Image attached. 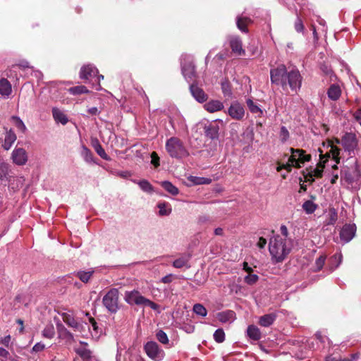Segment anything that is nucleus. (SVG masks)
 <instances>
[{
  "label": "nucleus",
  "mask_w": 361,
  "mask_h": 361,
  "mask_svg": "<svg viewBox=\"0 0 361 361\" xmlns=\"http://www.w3.org/2000/svg\"><path fill=\"white\" fill-rule=\"evenodd\" d=\"M325 260H326L325 256H320L319 258H317L316 259L315 265L318 270H320L323 267V266L325 263Z\"/></svg>",
  "instance_id": "5fc2aeb1"
},
{
  "label": "nucleus",
  "mask_w": 361,
  "mask_h": 361,
  "mask_svg": "<svg viewBox=\"0 0 361 361\" xmlns=\"http://www.w3.org/2000/svg\"><path fill=\"white\" fill-rule=\"evenodd\" d=\"M84 347L75 350L77 354L82 358V361H98L97 358L92 354V352L86 348L87 343L80 342Z\"/></svg>",
  "instance_id": "4468645a"
},
{
  "label": "nucleus",
  "mask_w": 361,
  "mask_h": 361,
  "mask_svg": "<svg viewBox=\"0 0 361 361\" xmlns=\"http://www.w3.org/2000/svg\"><path fill=\"white\" fill-rule=\"evenodd\" d=\"M230 47L232 51L238 56L244 55L245 51L243 49L242 41L238 36H231L229 38Z\"/></svg>",
  "instance_id": "dca6fc26"
},
{
  "label": "nucleus",
  "mask_w": 361,
  "mask_h": 361,
  "mask_svg": "<svg viewBox=\"0 0 361 361\" xmlns=\"http://www.w3.org/2000/svg\"><path fill=\"white\" fill-rule=\"evenodd\" d=\"M188 180L194 185H208L211 183L212 179L205 177H198L190 176Z\"/></svg>",
  "instance_id": "f704fd0d"
},
{
  "label": "nucleus",
  "mask_w": 361,
  "mask_h": 361,
  "mask_svg": "<svg viewBox=\"0 0 361 361\" xmlns=\"http://www.w3.org/2000/svg\"><path fill=\"white\" fill-rule=\"evenodd\" d=\"M290 152L291 160L295 162V168H300L302 164L311 159V155L306 154L303 149L290 148Z\"/></svg>",
  "instance_id": "423d86ee"
},
{
  "label": "nucleus",
  "mask_w": 361,
  "mask_h": 361,
  "mask_svg": "<svg viewBox=\"0 0 361 361\" xmlns=\"http://www.w3.org/2000/svg\"><path fill=\"white\" fill-rule=\"evenodd\" d=\"M98 74V70L92 65L83 66L80 71V78L84 80H91L94 78Z\"/></svg>",
  "instance_id": "2eb2a0df"
},
{
  "label": "nucleus",
  "mask_w": 361,
  "mask_h": 361,
  "mask_svg": "<svg viewBox=\"0 0 361 361\" xmlns=\"http://www.w3.org/2000/svg\"><path fill=\"white\" fill-rule=\"evenodd\" d=\"M252 22L251 19L248 17L238 16L236 18V25L238 28L243 32H247V25Z\"/></svg>",
  "instance_id": "c756f323"
},
{
  "label": "nucleus",
  "mask_w": 361,
  "mask_h": 361,
  "mask_svg": "<svg viewBox=\"0 0 361 361\" xmlns=\"http://www.w3.org/2000/svg\"><path fill=\"white\" fill-rule=\"evenodd\" d=\"M247 336L252 340L257 341L262 337V334L258 327L255 325H249L247 329Z\"/></svg>",
  "instance_id": "bb28decb"
},
{
  "label": "nucleus",
  "mask_w": 361,
  "mask_h": 361,
  "mask_svg": "<svg viewBox=\"0 0 361 361\" xmlns=\"http://www.w3.org/2000/svg\"><path fill=\"white\" fill-rule=\"evenodd\" d=\"M145 297L141 295L140 293L137 290H132V291H126L125 293V301L132 305H143Z\"/></svg>",
  "instance_id": "f8f14e48"
},
{
  "label": "nucleus",
  "mask_w": 361,
  "mask_h": 361,
  "mask_svg": "<svg viewBox=\"0 0 361 361\" xmlns=\"http://www.w3.org/2000/svg\"><path fill=\"white\" fill-rule=\"evenodd\" d=\"M294 27H295V30L298 32H303V30L305 29V27H304V25H303V23H302V20L299 17L297 18V19H296V20L295 22Z\"/></svg>",
  "instance_id": "864d4df0"
},
{
  "label": "nucleus",
  "mask_w": 361,
  "mask_h": 361,
  "mask_svg": "<svg viewBox=\"0 0 361 361\" xmlns=\"http://www.w3.org/2000/svg\"><path fill=\"white\" fill-rule=\"evenodd\" d=\"M247 105L250 111L252 114H258L259 116H261L262 114V109L256 104H255L252 99H248L247 100Z\"/></svg>",
  "instance_id": "79ce46f5"
},
{
  "label": "nucleus",
  "mask_w": 361,
  "mask_h": 361,
  "mask_svg": "<svg viewBox=\"0 0 361 361\" xmlns=\"http://www.w3.org/2000/svg\"><path fill=\"white\" fill-rule=\"evenodd\" d=\"M17 139V136L12 129L6 130L5 137L2 142L1 147L4 149L9 150Z\"/></svg>",
  "instance_id": "a211bd4d"
},
{
  "label": "nucleus",
  "mask_w": 361,
  "mask_h": 361,
  "mask_svg": "<svg viewBox=\"0 0 361 361\" xmlns=\"http://www.w3.org/2000/svg\"><path fill=\"white\" fill-rule=\"evenodd\" d=\"M327 95L329 99L336 101L341 95V90L339 85L332 84L327 90Z\"/></svg>",
  "instance_id": "5701e85b"
},
{
  "label": "nucleus",
  "mask_w": 361,
  "mask_h": 361,
  "mask_svg": "<svg viewBox=\"0 0 361 361\" xmlns=\"http://www.w3.org/2000/svg\"><path fill=\"white\" fill-rule=\"evenodd\" d=\"M156 337L157 340L163 343V344H168L169 343V338L166 335V334L163 330H159L156 334Z\"/></svg>",
  "instance_id": "a18cd8bd"
},
{
  "label": "nucleus",
  "mask_w": 361,
  "mask_h": 361,
  "mask_svg": "<svg viewBox=\"0 0 361 361\" xmlns=\"http://www.w3.org/2000/svg\"><path fill=\"white\" fill-rule=\"evenodd\" d=\"M133 182L137 184L140 189L145 192L152 193L154 192L152 185L145 179L140 180H133Z\"/></svg>",
  "instance_id": "473e14b6"
},
{
  "label": "nucleus",
  "mask_w": 361,
  "mask_h": 361,
  "mask_svg": "<svg viewBox=\"0 0 361 361\" xmlns=\"http://www.w3.org/2000/svg\"><path fill=\"white\" fill-rule=\"evenodd\" d=\"M94 271H79L77 272L76 276L80 279L83 283H87L90 278L92 277Z\"/></svg>",
  "instance_id": "58836bf2"
},
{
  "label": "nucleus",
  "mask_w": 361,
  "mask_h": 361,
  "mask_svg": "<svg viewBox=\"0 0 361 361\" xmlns=\"http://www.w3.org/2000/svg\"><path fill=\"white\" fill-rule=\"evenodd\" d=\"M52 115L55 122L57 123H61L64 126L68 122V116L65 113L56 107L52 109Z\"/></svg>",
  "instance_id": "4be33fe9"
},
{
  "label": "nucleus",
  "mask_w": 361,
  "mask_h": 361,
  "mask_svg": "<svg viewBox=\"0 0 361 361\" xmlns=\"http://www.w3.org/2000/svg\"><path fill=\"white\" fill-rule=\"evenodd\" d=\"M295 162H293L291 160V157H289L288 161L286 164H283V169L288 170V171H291L292 167H295Z\"/></svg>",
  "instance_id": "e2e57ef3"
},
{
  "label": "nucleus",
  "mask_w": 361,
  "mask_h": 361,
  "mask_svg": "<svg viewBox=\"0 0 361 361\" xmlns=\"http://www.w3.org/2000/svg\"><path fill=\"white\" fill-rule=\"evenodd\" d=\"M92 146L94 148L96 152L98 154V155H99L102 159L108 160V156L106 153L105 152L104 149H103V147L99 144L97 140L93 142Z\"/></svg>",
  "instance_id": "ea45409f"
},
{
  "label": "nucleus",
  "mask_w": 361,
  "mask_h": 361,
  "mask_svg": "<svg viewBox=\"0 0 361 361\" xmlns=\"http://www.w3.org/2000/svg\"><path fill=\"white\" fill-rule=\"evenodd\" d=\"M118 297L119 292L117 288L110 289L103 297V305L111 313H116L119 309Z\"/></svg>",
  "instance_id": "39448f33"
},
{
  "label": "nucleus",
  "mask_w": 361,
  "mask_h": 361,
  "mask_svg": "<svg viewBox=\"0 0 361 361\" xmlns=\"http://www.w3.org/2000/svg\"><path fill=\"white\" fill-rule=\"evenodd\" d=\"M276 319V314L275 313H270L264 314L259 317V324L264 327H268L271 326Z\"/></svg>",
  "instance_id": "393cba45"
},
{
  "label": "nucleus",
  "mask_w": 361,
  "mask_h": 361,
  "mask_svg": "<svg viewBox=\"0 0 361 361\" xmlns=\"http://www.w3.org/2000/svg\"><path fill=\"white\" fill-rule=\"evenodd\" d=\"M357 358V355H352V359H349V358H337L336 357H334L332 355H329L328 357H326V361H353V360H355Z\"/></svg>",
  "instance_id": "603ef678"
},
{
  "label": "nucleus",
  "mask_w": 361,
  "mask_h": 361,
  "mask_svg": "<svg viewBox=\"0 0 361 361\" xmlns=\"http://www.w3.org/2000/svg\"><path fill=\"white\" fill-rule=\"evenodd\" d=\"M224 104L219 100L212 99L204 105V108L209 113H214L224 109Z\"/></svg>",
  "instance_id": "412c9836"
},
{
  "label": "nucleus",
  "mask_w": 361,
  "mask_h": 361,
  "mask_svg": "<svg viewBox=\"0 0 361 361\" xmlns=\"http://www.w3.org/2000/svg\"><path fill=\"white\" fill-rule=\"evenodd\" d=\"M157 207L159 209L158 214L161 216H169L172 212L171 205L166 202H159Z\"/></svg>",
  "instance_id": "cd10ccee"
},
{
  "label": "nucleus",
  "mask_w": 361,
  "mask_h": 361,
  "mask_svg": "<svg viewBox=\"0 0 361 361\" xmlns=\"http://www.w3.org/2000/svg\"><path fill=\"white\" fill-rule=\"evenodd\" d=\"M221 90L223 92V94L226 97H231L232 94L231 88L230 83L227 81H223L221 82Z\"/></svg>",
  "instance_id": "de8ad7c7"
},
{
  "label": "nucleus",
  "mask_w": 361,
  "mask_h": 361,
  "mask_svg": "<svg viewBox=\"0 0 361 361\" xmlns=\"http://www.w3.org/2000/svg\"><path fill=\"white\" fill-rule=\"evenodd\" d=\"M270 78L272 84L281 86L286 91L289 87L295 93L300 90L302 77L296 68L288 71L285 65H279L270 71Z\"/></svg>",
  "instance_id": "f257e3e1"
},
{
  "label": "nucleus",
  "mask_w": 361,
  "mask_h": 361,
  "mask_svg": "<svg viewBox=\"0 0 361 361\" xmlns=\"http://www.w3.org/2000/svg\"><path fill=\"white\" fill-rule=\"evenodd\" d=\"M195 73V66L192 62L184 64L182 63V73L188 82L193 80Z\"/></svg>",
  "instance_id": "aec40b11"
},
{
  "label": "nucleus",
  "mask_w": 361,
  "mask_h": 361,
  "mask_svg": "<svg viewBox=\"0 0 361 361\" xmlns=\"http://www.w3.org/2000/svg\"><path fill=\"white\" fill-rule=\"evenodd\" d=\"M356 226L355 224H345L340 231V238L343 243L350 242L355 236Z\"/></svg>",
  "instance_id": "9b49d317"
},
{
  "label": "nucleus",
  "mask_w": 361,
  "mask_h": 361,
  "mask_svg": "<svg viewBox=\"0 0 361 361\" xmlns=\"http://www.w3.org/2000/svg\"><path fill=\"white\" fill-rule=\"evenodd\" d=\"M259 279V277L257 274H248L244 279V281L248 285L255 284Z\"/></svg>",
  "instance_id": "8fccbe9b"
},
{
  "label": "nucleus",
  "mask_w": 361,
  "mask_h": 361,
  "mask_svg": "<svg viewBox=\"0 0 361 361\" xmlns=\"http://www.w3.org/2000/svg\"><path fill=\"white\" fill-rule=\"evenodd\" d=\"M13 164L18 166L25 165L28 159L27 152L22 147H16L11 156Z\"/></svg>",
  "instance_id": "9d476101"
},
{
  "label": "nucleus",
  "mask_w": 361,
  "mask_h": 361,
  "mask_svg": "<svg viewBox=\"0 0 361 361\" xmlns=\"http://www.w3.org/2000/svg\"><path fill=\"white\" fill-rule=\"evenodd\" d=\"M342 257V254L341 252L336 253L332 257L331 260L333 262H337L336 268L338 267L339 264L341 263Z\"/></svg>",
  "instance_id": "bf43d9fd"
},
{
  "label": "nucleus",
  "mask_w": 361,
  "mask_h": 361,
  "mask_svg": "<svg viewBox=\"0 0 361 361\" xmlns=\"http://www.w3.org/2000/svg\"><path fill=\"white\" fill-rule=\"evenodd\" d=\"M61 317L63 322L75 331L82 333L85 330L87 324L76 320L71 312H63L61 314Z\"/></svg>",
  "instance_id": "6e6552de"
},
{
  "label": "nucleus",
  "mask_w": 361,
  "mask_h": 361,
  "mask_svg": "<svg viewBox=\"0 0 361 361\" xmlns=\"http://www.w3.org/2000/svg\"><path fill=\"white\" fill-rule=\"evenodd\" d=\"M166 149L171 157L183 158L188 156V152L183 142L178 137H171L166 142Z\"/></svg>",
  "instance_id": "20e7f679"
},
{
  "label": "nucleus",
  "mask_w": 361,
  "mask_h": 361,
  "mask_svg": "<svg viewBox=\"0 0 361 361\" xmlns=\"http://www.w3.org/2000/svg\"><path fill=\"white\" fill-rule=\"evenodd\" d=\"M152 158V164L155 166L157 167L159 166V157H158L157 154L156 152H152L151 154Z\"/></svg>",
  "instance_id": "13d9d810"
},
{
  "label": "nucleus",
  "mask_w": 361,
  "mask_h": 361,
  "mask_svg": "<svg viewBox=\"0 0 361 361\" xmlns=\"http://www.w3.org/2000/svg\"><path fill=\"white\" fill-rule=\"evenodd\" d=\"M216 317L221 323L231 322L235 319V312L231 310L221 312L217 314Z\"/></svg>",
  "instance_id": "c85d7f7f"
},
{
  "label": "nucleus",
  "mask_w": 361,
  "mask_h": 361,
  "mask_svg": "<svg viewBox=\"0 0 361 361\" xmlns=\"http://www.w3.org/2000/svg\"><path fill=\"white\" fill-rule=\"evenodd\" d=\"M289 138V132L285 126H281L279 133V139L281 142H286Z\"/></svg>",
  "instance_id": "09e8293b"
},
{
  "label": "nucleus",
  "mask_w": 361,
  "mask_h": 361,
  "mask_svg": "<svg viewBox=\"0 0 361 361\" xmlns=\"http://www.w3.org/2000/svg\"><path fill=\"white\" fill-rule=\"evenodd\" d=\"M68 92L73 95L81 94L84 93H88L89 90L87 89L85 86L79 85L73 87L68 89Z\"/></svg>",
  "instance_id": "a19ab883"
},
{
  "label": "nucleus",
  "mask_w": 361,
  "mask_h": 361,
  "mask_svg": "<svg viewBox=\"0 0 361 361\" xmlns=\"http://www.w3.org/2000/svg\"><path fill=\"white\" fill-rule=\"evenodd\" d=\"M228 114L233 119L241 120L244 117L245 110L238 102H233L228 109Z\"/></svg>",
  "instance_id": "ddd939ff"
},
{
  "label": "nucleus",
  "mask_w": 361,
  "mask_h": 361,
  "mask_svg": "<svg viewBox=\"0 0 361 361\" xmlns=\"http://www.w3.org/2000/svg\"><path fill=\"white\" fill-rule=\"evenodd\" d=\"M161 185L165 190H166L172 195H177L179 193L178 188H176L169 181H162L161 183Z\"/></svg>",
  "instance_id": "72a5a7b5"
},
{
  "label": "nucleus",
  "mask_w": 361,
  "mask_h": 361,
  "mask_svg": "<svg viewBox=\"0 0 361 361\" xmlns=\"http://www.w3.org/2000/svg\"><path fill=\"white\" fill-rule=\"evenodd\" d=\"M190 90L193 97L199 102L202 103L207 99V95L204 90L196 85H190Z\"/></svg>",
  "instance_id": "6ab92c4d"
},
{
  "label": "nucleus",
  "mask_w": 361,
  "mask_h": 361,
  "mask_svg": "<svg viewBox=\"0 0 361 361\" xmlns=\"http://www.w3.org/2000/svg\"><path fill=\"white\" fill-rule=\"evenodd\" d=\"M8 166L4 162H0V179L5 178L8 174Z\"/></svg>",
  "instance_id": "3c124183"
},
{
  "label": "nucleus",
  "mask_w": 361,
  "mask_h": 361,
  "mask_svg": "<svg viewBox=\"0 0 361 361\" xmlns=\"http://www.w3.org/2000/svg\"><path fill=\"white\" fill-rule=\"evenodd\" d=\"M45 346L42 343H37L33 347H32V351L33 352H40L44 349Z\"/></svg>",
  "instance_id": "680f3d73"
},
{
  "label": "nucleus",
  "mask_w": 361,
  "mask_h": 361,
  "mask_svg": "<svg viewBox=\"0 0 361 361\" xmlns=\"http://www.w3.org/2000/svg\"><path fill=\"white\" fill-rule=\"evenodd\" d=\"M293 247V241L290 238H283L280 235L271 237L269 243V251L271 257V261L280 263L290 254Z\"/></svg>",
  "instance_id": "7ed1b4c3"
},
{
  "label": "nucleus",
  "mask_w": 361,
  "mask_h": 361,
  "mask_svg": "<svg viewBox=\"0 0 361 361\" xmlns=\"http://www.w3.org/2000/svg\"><path fill=\"white\" fill-rule=\"evenodd\" d=\"M190 259V255H183L181 256L180 257L176 259L175 261H173V266L175 267V268H183V267H190V265H189V261Z\"/></svg>",
  "instance_id": "7c9ffc66"
},
{
  "label": "nucleus",
  "mask_w": 361,
  "mask_h": 361,
  "mask_svg": "<svg viewBox=\"0 0 361 361\" xmlns=\"http://www.w3.org/2000/svg\"><path fill=\"white\" fill-rule=\"evenodd\" d=\"M280 232H281V237L283 238H288V228L285 225H281V227H280Z\"/></svg>",
  "instance_id": "052dcab7"
},
{
  "label": "nucleus",
  "mask_w": 361,
  "mask_h": 361,
  "mask_svg": "<svg viewBox=\"0 0 361 361\" xmlns=\"http://www.w3.org/2000/svg\"><path fill=\"white\" fill-rule=\"evenodd\" d=\"M142 305L150 307L152 310H157L159 307L158 305L146 298L144 300Z\"/></svg>",
  "instance_id": "4d7b16f0"
},
{
  "label": "nucleus",
  "mask_w": 361,
  "mask_h": 361,
  "mask_svg": "<svg viewBox=\"0 0 361 361\" xmlns=\"http://www.w3.org/2000/svg\"><path fill=\"white\" fill-rule=\"evenodd\" d=\"M320 162L317 164V166L313 168L310 167L307 169V173L305 175V178L308 181L313 182L315 178H319L322 177L323 171L324 169V163L326 160H322V155L320 154Z\"/></svg>",
  "instance_id": "1a4fd4ad"
},
{
  "label": "nucleus",
  "mask_w": 361,
  "mask_h": 361,
  "mask_svg": "<svg viewBox=\"0 0 361 361\" xmlns=\"http://www.w3.org/2000/svg\"><path fill=\"white\" fill-rule=\"evenodd\" d=\"M266 245H267V240L265 238H264L263 237H260L257 243V247L260 249H262L265 247Z\"/></svg>",
  "instance_id": "0e129e2a"
},
{
  "label": "nucleus",
  "mask_w": 361,
  "mask_h": 361,
  "mask_svg": "<svg viewBox=\"0 0 361 361\" xmlns=\"http://www.w3.org/2000/svg\"><path fill=\"white\" fill-rule=\"evenodd\" d=\"M302 209L308 214H312L317 209V205L311 200H307L302 204Z\"/></svg>",
  "instance_id": "e433bc0d"
},
{
  "label": "nucleus",
  "mask_w": 361,
  "mask_h": 361,
  "mask_svg": "<svg viewBox=\"0 0 361 361\" xmlns=\"http://www.w3.org/2000/svg\"><path fill=\"white\" fill-rule=\"evenodd\" d=\"M11 120L13 121L14 125L18 128V130H20L22 133H25L27 130V128L23 123V121L20 118V117L16 116H13L11 117Z\"/></svg>",
  "instance_id": "4c0bfd02"
},
{
  "label": "nucleus",
  "mask_w": 361,
  "mask_h": 361,
  "mask_svg": "<svg viewBox=\"0 0 361 361\" xmlns=\"http://www.w3.org/2000/svg\"><path fill=\"white\" fill-rule=\"evenodd\" d=\"M361 177V174L359 170V167L357 164L355 165V168L350 171L348 170L345 171L343 178L348 183L352 184L354 182H357Z\"/></svg>",
  "instance_id": "f3484780"
},
{
  "label": "nucleus",
  "mask_w": 361,
  "mask_h": 361,
  "mask_svg": "<svg viewBox=\"0 0 361 361\" xmlns=\"http://www.w3.org/2000/svg\"><path fill=\"white\" fill-rule=\"evenodd\" d=\"M146 354L152 360L156 361L161 360L164 357V350L154 341L147 342L144 347Z\"/></svg>",
  "instance_id": "0eeeda50"
},
{
  "label": "nucleus",
  "mask_w": 361,
  "mask_h": 361,
  "mask_svg": "<svg viewBox=\"0 0 361 361\" xmlns=\"http://www.w3.org/2000/svg\"><path fill=\"white\" fill-rule=\"evenodd\" d=\"M54 334H55V332H54V328L53 325L47 326L42 331L43 336L45 338H53Z\"/></svg>",
  "instance_id": "49530a36"
},
{
  "label": "nucleus",
  "mask_w": 361,
  "mask_h": 361,
  "mask_svg": "<svg viewBox=\"0 0 361 361\" xmlns=\"http://www.w3.org/2000/svg\"><path fill=\"white\" fill-rule=\"evenodd\" d=\"M193 312L201 317H206L207 314V311L206 308L201 304H195L193 306Z\"/></svg>",
  "instance_id": "37998d69"
},
{
  "label": "nucleus",
  "mask_w": 361,
  "mask_h": 361,
  "mask_svg": "<svg viewBox=\"0 0 361 361\" xmlns=\"http://www.w3.org/2000/svg\"><path fill=\"white\" fill-rule=\"evenodd\" d=\"M219 126L210 124L204 128V133L207 137L210 139H216L219 136Z\"/></svg>",
  "instance_id": "2f4dec72"
},
{
  "label": "nucleus",
  "mask_w": 361,
  "mask_h": 361,
  "mask_svg": "<svg viewBox=\"0 0 361 361\" xmlns=\"http://www.w3.org/2000/svg\"><path fill=\"white\" fill-rule=\"evenodd\" d=\"M57 330L59 336L61 338L65 339L68 341H73L74 340L73 334L71 333L63 324H57Z\"/></svg>",
  "instance_id": "a878e982"
},
{
  "label": "nucleus",
  "mask_w": 361,
  "mask_h": 361,
  "mask_svg": "<svg viewBox=\"0 0 361 361\" xmlns=\"http://www.w3.org/2000/svg\"><path fill=\"white\" fill-rule=\"evenodd\" d=\"M81 156L84 160L87 163L94 161V157L92 152L85 145L81 147Z\"/></svg>",
  "instance_id": "c9c22d12"
},
{
  "label": "nucleus",
  "mask_w": 361,
  "mask_h": 361,
  "mask_svg": "<svg viewBox=\"0 0 361 361\" xmlns=\"http://www.w3.org/2000/svg\"><path fill=\"white\" fill-rule=\"evenodd\" d=\"M87 111L91 115H97L99 114V110L97 107H91L87 109Z\"/></svg>",
  "instance_id": "338daca9"
},
{
  "label": "nucleus",
  "mask_w": 361,
  "mask_h": 361,
  "mask_svg": "<svg viewBox=\"0 0 361 361\" xmlns=\"http://www.w3.org/2000/svg\"><path fill=\"white\" fill-rule=\"evenodd\" d=\"M214 339L216 342L220 343L225 340V333L222 329H218L214 333Z\"/></svg>",
  "instance_id": "c03bdc74"
},
{
  "label": "nucleus",
  "mask_w": 361,
  "mask_h": 361,
  "mask_svg": "<svg viewBox=\"0 0 361 361\" xmlns=\"http://www.w3.org/2000/svg\"><path fill=\"white\" fill-rule=\"evenodd\" d=\"M10 342H11V336L10 335H8L1 339V343L6 347H8L9 345Z\"/></svg>",
  "instance_id": "69168bd1"
},
{
  "label": "nucleus",
  "mask_w": 361,
  "mask_h": 361,
  "mask_svg": "<svg viewBox=\"0 0 361 361\" xmlns=\"http://www.w3.org/2000/svg\"><path fill=\"white\" fill-rule=\"evenodd\" d=\"M89 322H90V323L91 324L92 327L93 328V329H94V331H97V322H96V321L94 320V319L90 317L89 318Z\"/></svg>",
  "instance_id": "774afa93"
},
{
  "label": "nucleus",
  "mask_w": 361,
  "mask_h": 361,
  "mask_svg": "<svg viewBox=\"0 0 361 361\" xmlns=\"http://www.w3.org/2000/svg\"><path fill=\"white\" fill-rule=\"evenodd\" d=\"M0 357L3 358L2 361H8L10 359V353L5 348H0Z\"/></svg>",
  "instance_id": "6e6d98bb"
},
{
  "label": "nucleus",
  "mask_w": 361,
  "mask_h": 361,
  "mask_svg": "<svg viewBox=\"0 0 361 361\" xmlns=\"http://www.w3.org/2000/svg\"><path fill=\"white\" fill-rule=\"evenodd\" d=\"M12 92L11 85L6 79L0 80V97L6 98Z\"/></svg>",
  "instance_id": "b1692460"
},
{
  "label": "nucleus",
  "mask_w": 361,
  "mask_h": 361,
  "mask_svg": "<svg viewBox=\"0 0 361 361\" xmlns=\"http://www.w3.org/2000/svg\"><path fill=\"white\" fill-rule=\"evenodd\" d=\"M336 144H341L344 151L353 157L359 150V139L353 133H345L341 139L336 138L334 142L331 141L329 143L330 149L326 155L329 157L331 155L333 159L338 164L340 161L341 149Z\"/></svg>",
  "instance_id": "f03ea898"
}]
</instances>
